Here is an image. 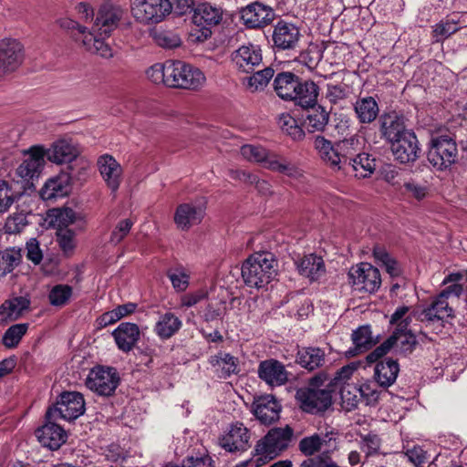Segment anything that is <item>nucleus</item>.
<instances>
[{"label":"nucleus","mask_w":467,"mask_h":467,"mask_svg":"<svg viewBox=\"0 0 467 467\" xmlns=\"http://www.w3.org/2000/svg\"><path fill=\"white\" fill-rule=\"evenodd\" d=\"M121 17L122 10L119 7L104 4L99 8L90 29L78 25L77 39L87 51L103 58H110L113 57V50L106 42V37L118 27Z\"/></svg>","instance_id":"nucleus-1"},{"label":"nucleus","mask_w":467,"mask_h":467,"mask_svg":"<svg viewBox=\"0 0 467 467\" xmlns=\"http://www.w3.org/2000/svg\"><path fill=\"white\" fill-rule=\"evenodd\" d=\"M462 290V285L460 284L450 285L434 296L429 305L422 309L415 310L413 313L415 319L423 323L426 327H431L437 334L447 326L452 327L451 320L455 315L449 299L459 297Z\"/></svg>","instance_id":"nucleus-2"},{"label":"nucleus","mask_w":467,"mask_h":467,"mask_svg":"<svg viewBox=\"0 0 467 467\" xmlns=\"http://www.w3.org/2000/svg\"><path fill=\"white\" fill-rule=\"evenodd\" d=\"M327 380V375L319 373L312 377L306 386L296 390V400L302 410L316 414L327 410L331 406L332 395L325 385Z\"/></svg>","instance_id":"nucleus-3"},{"label":"nucleus","mask_w":467,"mask_h":467,"mask_svg":"<svg viewBox=\"0 0 467 467\" xmlns=\"http://www.w3.org/2000/svg\"><path fill=\"white\" fill-rule=\"evenodd\" d=\"M275 266L276 263L272 254H254L243 264V279L245 285L250 287L262 288L275 276Z\"/></svg>","instance_id":"nucleus-4"},{"label":"nucleus","mask_w":467,"mask_h":467,"mask_svg":"<svg viewBox=\"0 0 467 467\" xmlns=\"http://www.w3.org/2000/svg\"><path fill=\"white\" fill-rule=\"evenodd\" d=\"M293 430L289 426L275 428L268 431L255 447V454L250 463L261 467L285 450L292 439Z\"/></svg>","instance_id":"nucleus-5"},{"label":"nucleus","mask_w":467,"mask_h":467,"mask_svg":"<svg viewBox=\"0 0 467 467\" xmlns=\"http://www.w3.org/2000/svg\"><path fill=\"white\" fill-rule=\"evenodd\" d=\"M223 18L220 7L209 3L199 4L193 10L192 26L188 39L191 43H202L212 35V27L217 26Z\"/></svg>","instance_id":"nucleus-6"},{"label":"nucleus","mask_w":467,"mask_h":467,"mask_svg":"<svg viewBox=\"0 0 467 467\" xmlns=\"http://www.w3.org/2000/svg\"><path fill=\"white\" fill-rule=\"evenodd\" d=\"M167 74V87L171 88L196 89L206 80L199 68L182 61H171Z\"/></svg>","instance_id":"nucleus-7"},{"label":"nucleus","mask_w":467,"mask_h":467,"mask_svg":"<svg viewBox=\"0 0 467 467\" xmlns=\"http://www.w3.org/2000/svg\"><path fill=\"white\" fill-rule=\"evenodd\" d=\"M85 410V400L81 393L63 392L57 403L47 410L46 418L48 420L62 419L71 421L81 416Z\"/></svg>","instance_id":"nucleus-8"},{"label":"nucleus","mask_w":467,"mask_h":467,"mask_svg":"<svg viewBox=\"0 0 467 467\" xmlns=\"http://www.w3.org/2000/svg\"><path fill=\"white\" fill-rule=\"evenodd\" d=\"M416 345L417 340L412 332H393L388 339L366 357V360L368 364L378 362L391 349L395 353L407 355L413 351Z\"/></svg>","instance_id":"nucleus-9"},{"label":"nucleus","mask_w":467,"mask_h":467,"mask_svg":"<svg viewBox=\"0 0 467 467\" xmlns=\"http://www.w3.org/2000/svg\"><path fill=\"white\" fill-rule=\"evenodd\" d=\"M457 156L458 149L453 140L446 136L431 139L427 158L435 169L447 170L456 161Z\"/></svg>","instance_id":"nucleus-10"},{"label":"nucleus","mask_w":467,"mask_h":467,"mask_svg":"<svg viewBox=\"0 0 467 467\" xmlns=\"http://www.w3.org/2000/svg\"><path fill=\"white\" fill-rule=\"evenodd\" d=\"M171 9L170 0H135L131 7L135 19L145 24L162 21Z\"/></svg>","instance_id":"nucleus-11"},{"label":"nucleus","mask_w":467,"mask_h":467,"mask_svg":"<svg viewBox=\"0 0 467 467\" xmlns=\"http://www.w3.org/2000/svg\"><path fill=\"white\" fill-rule=\"evenodd\" d=\"M119 383V374L114 368L98 366L93 368L86 379V386L100 396H110Z\"/></svg>","instance_id":"nucleus-12"},{"label":"nucleus","mask_w":467,"mask_h":467,"mask_svg":"<svg viewBox=\"0 0 467 467\" xmlns=\"http://www.w3.org/2000/svg\"><path fill=\"white\" fill-rule=\"evenodd\" d=\"M348 276L354 289L360 292L373 293L381 285V276L379 269L369 263H361L352 267Z\"/></svg>","instance_id":"nucleus-13"},{"label":"nucleus","mask_w":467,"mask_h":467,"mask_svg":"<svg viewBox=\"0 0 467 467\" xmlns=\"http://www.w3.org/2000/svg\"><path fill=\"white\" fill-rule=\"evenodd\" d=\"M24 58L23 47L15 39L0 41V78L16 70Z\"/></svg>","instance_id":"nucleus-14"},{"label":"nucleus","mask_w":467,"mask_h":467,"mask_svg":"<svg viewBox=\"0 0 467 467\" xmlns=\"http://www.w3.org/2000/svg\"><path fill=\"white\" fill-rule=\"evenodd\" d=\"M231 60L238 71L251 73L262 64V50L256 45H244L232 53Z\"/></svg>","instance_id":"nucleus-15"},{"label":"nucleus","mask_w":467,"mask_h":467,"mask_svg":"<svg viewBox=\"0 0 467 467\" xmlns=\"http://www.w3.org/2000/svg\"><path fill=\"white\" fill-rule=\"evenodd\" d=\"M46 150L41 146H34L25 153L22 163L16 169V174L25 182L37 178L45 165Z\"/></svg>","instance_id":"nucleus-16"},{"label":"nucleus","mask_w":467,"mask_h":467,"mask_svg":"<svg viewBox=\"0 0 467 467\" xmlns=\"http://www.w3.org/2000/svg\"><path fill=\"white\" fill-rule=\"evenodd\" d=\"M391 151L400 163L414 162L420 156V147L416 135L411 130L390 143Z\"/></svg>","instance_id":"nucleus-17"},{"label":"nucleus","mask_w":467,"mask_h":467,"mask_svg":"<svg viewBox=\"0 0 467 467\" xmlns=\"http://www.w3.org/2000/svg\"><path fill=\"white\" fill-rule=\"evenodd\" d=\"M97 166L107 187L112 192H116L122 182L123 169L121 165L113 156L103 154L99 157Z\"/></svg>","instance_id":"nucleus-18"},{"label":"nucleus","mask_w":467,"mask_h":467,"mask_svg":"<svg viewBox=\"0 0 467 467\" xmlns=\"http://www.w3.org/2000/svg\"><path fill=\"white\" fill-rule=\"evenodd\" d=\"M249 441V430L239 421L233 423L228 431L220 438L221 447L230 452L247 450Z\"/></svg>","instance_id":"nucleus-19"},{"label":"nucleus","mask_w":467,"mask_h":467,"mask_svg":"<svg viewBox=\"0 0 467 467\" xmlns=\"http://www.w3.org/2000/svg\"><path fill=\"white\" fill-rule=\"evenodd\" d=\"M274 17L273 9L258 2L248 5L241 12L244 24L251 28L265 26L273 21Z\"/></svg>","instance_id":"nucleus-20"},{"label":"nucleus","mask_w":467,"mask_h":467,"mask_svg":"<svg viewBox=\"0 0 467 467\" xmlns=\"http://www.w3.org/2000/svg\"><path fill=\"white\" fill-rule=\"evenodd\" d=\"M78 145L69 138H62L55 141L46 150L48 161L57 164L69 163L75 161L79 155Z\"/></svg>","instance_id":"nucleus-21"},{"label":"nucleus","mask_w":467,"mask_h":467,"mask_svg":"<svg viewBox=\"0 0 467 467\" xmlns=\"http://www.w3.org/2000/svg\"><path fill=\"white\" fill-rule=\"evenodd\" d=\"M300 36L298 27L294 24L280 21L275 26L272 37L277 49L292 50L297 47Z\"/></svg>","instance_id":"nucleus-22"},{"label":"nucleus","mask_w":467,"mask_h":467,"mask_svg":"<svg viewBox=\"0 0 467 467\" xmlns=\"http://www.w3.org/2000/svg\"><path fill=\"white\" fill-rule=\"evenodd\" d=\"M258 376L272 387L282 386L288 380V372L285 365L276 359H266L260 362Z\"/></svg>","instance_id":"nucleus-23"},{"label":"nucleus","mask_w":467,"mask_h":467,"mask_svg":"<svg viewBox=\"0 0 467 467\" xmlns=\"http://www.w3.org/2000/svg\"><path fill=\"white\" fill-rule=\"evenodd\" d=\"M281 405L272 395L260 396L253 403V412L261 423L268 425L279 419Z\"/></svg>","instance_id":"nucleus-24"},{"label":"nucleus","mask_w":467,"mask_h":467,"mask_svg":"<svg viewBox=\"0 0 467 467\" xmlns=\"http://www.w3.org/2000/svg\"><path fill=\"white\" fill-rule=\"evenodd\" d=\"M56 420L47 419V423L36 431L39 442L50 450H57L67 440L66 431L55 422Z\"/></svg>","instance_id":"nucleus-25"},{"label":"nucleus","mask_w":467,"mask_h":467,"mask_svg":"<svg viewBox=\"0 0 467 467\" xmlns=\"http://www.w3.org/2000/svg\"><path fill=\"white\" fill-rule=\"evenodd\" d=\"M73 176V173L62 172L48 179L40 190L41 198L46 201H52L67 195Z\"/></svg>","instance_id":"nucleus-26"},{"label":"nucleus","mask_w":467,"mask_h":467,"mask_svg":"<svg viewBox=\"0 0 467 467\" xmlns=\"http://www.w3.org/2000/svg\"><path fill=\"white\" fill-rule=\"evenodd\" d=\"M204 216V207L201 204H180L174 214V222L181 230H188L192 225L200 223Z\"/></svg>","instance_id":"nucleus-27"},{"label":"nucleus","mask_w":467,"mask_h":467,"mask_svg":"<svg viewBox=\"0 0 467 467\" xmlns=\"http://www.w3.org/2000/svg\"><path fill=\"white\" fill-rule=\"evenodd\" d=\"M379 131L382 138L389 143L402 137L405 132L410 131L405 125L404 118L395 112L387 113L380 117Z\"/></svg>","instance_id":"nucleus-28"},{"label":"nucleus","mask_w":467,"mask_h":467,"mask_svg":"<svg viewBox=\"0 0 467 467\" xmlns=\"http://www.w3.org/2000/svg\"><path fill=\"white\" fill-rule=\"evenodd\" d=\"M118 348L123 352L130 351L140 337L139 327L134 323H121L112 333Z\"/></svg>","instance_id":"nucleus-29"},{"label":"nucleus","mask_w":467,"mask_h":467,"mask_svg":"<svg viewBox=\"0 0 467 467\" xmlns=\"http://www.w3.org/2000/svg\"><path fill=\"white\" fill-rule=\"evenodd\" d=\"M314 149L317 151L321 160L332 170L339 171L340 158L337 154V143L332 142L323 136L314 138Z\"/></svg>","instance_id":"nucleus-30"},{"label":"nucleus","mask_w":467,"mask_h":467,"mask_svg":"<svg viewBox=\"0 0 467 467\" xmlns=\"http://www.w3.org/2000/svg\"><path fill=\"white\" fill-rule=\"evenodd\" d=\"M304 126L308 132H320L325 130L329 120V113L320 105L306 108Z\"/></svg>","instance_id":"nucleus-31"},{"label":"nucleus","mask_w":467,"mask_h":467,"mask_svg":"<svg viewBox=\"0 0 467 467\" xmlns=\"http://www.w3.org/2000/svg\"><path fill=\"white\" fill-rule=\"evenodd\" d=\"M182 326V320L172 312H165L159 316L154 325V333L162 340L173 337Z\"/></svg>","instance_id":"nucleus-32"},{"label":"nucleus","mask_w":467,"mask_h":467,"mask_svg":"<svg viewBox=\"0 0 467 467\" xmlns=\"http://www.w3.org/2000/svg\"><path fill=\"white\" fill-rule=\"evenodd\" d=\"M375 170L376 160L368 153L359 151L343 171L353 174L357 178H368Z\"/></svg>","instance_id":"nucleus-33"},{"label":"nucleus","mask_w":467,"mask_h":467,"mask_svg":"<svg viewBox=\"0 0 467 467\" xmlns=\"http://www.w3.org/2000/svg\"><path fill=\"white\" fill-rule=\"evenodd\" d=\"M353 107L358 120L362 124H370L379 113L377 100L370 96L358 99Z\"/></svg>","instance_id":"nucleus-34"},{"label":"nucleus","mask_w":467,"mask_h":467,"mask_svg":"<svg viewBox=\"0 0 467 467\" xmlns=\"http://www.w3.org/2000/svg\"><path fill=\"white\" fill-rule=\"evenodd\" d=\"M400 371L399 364L392 358L379 361L374 369V378L381 387L391 386L398 377Z\"/></svg>","instance_id":"nucleus-35"},{"label":"nucleus","mask_w":467,"mask_h":467,"mask_svg":"<svg viewBox=\"0 0 467 467\" xmlns=\"http://www.w3.org/2000/svg\"><path fill=\"white\" fill-rule=\"evenodd\" d=\"M209 363L222 379H227L231 375L238 373V359L229 353L219 352L211 356Z\"/></svg>","instance_id":"nucleus-36"},{"label":"nucleus","mask_w":467,"mask_h":467,"mask_svg":"<svg viewBox=\"0 0 467 467\" xmlns=\"http://www.w3.org/2000/svg\"><path fill=\"white\" fill-rule=\"evenodd\" d=\"M298 82V78L291 72L279 73L274 81L275 90L281 99L293 100L296 98Z\"/></svg>","instance_id":"nucleus-37"},{"label":"nucleus","mask_w":467,"mask_h":467,"mask_svg":"<svg viewBox=\"0 0 467 467\" xmlns=\"http://www.w3.org/2000/svg\"><path fill=\"white\" fill-rule=\"evenodd\" d=\"M354 348L349 349L348 353L350 356H356L370 349L378 342V338L372 336L371 327L368 325L361 326L353 331L351 335Z\"/></svg>","instance_id":"nucleus-38"},{"label":"nucleus","mask_w":467,"mask_h":467,"mask_svg":"<svg viewBox=\"0 0 467 467\" xmlns=\"http://www.w3.org/2000/svg\"><path fill=\"white\" fill-rule=\"evenodd\" d=\"M296 362L307 370L318 368L326 363V354L320 348H304L296 355Z\"/></svg>","instance_id":"nucleus-39"},{"label":"nucleus","mask_w":467,"mask_h":467,"mask_svg":"<svg viewBox=\"0 0 467 467\" xmlns=\"http://www.w3.org/2000/svg\"><path fill=\"white\" fill-rule=\"evenodd\" d=\"M361 141L358 137L353 136L337 142V154L340 158L339 171L349 166L350 161L361 150Z\"/></svg>","instance_id":"nucleus-40"},{"label":"nucleus","mask_w":467,"mask_h":467,"mask_svg":"<svg viewBox=\"0 0 467 467\" xmlns=\"http://www.w3.org/2000/svg\"><path fill=\"white\" fill-rule=\"evenodd\" d=\"M299 273L311 281L318 279L325 273L324 261L320 256L308 254L297 265Z\"/></svg>","instance_id":"nucleus-41"},{"label":"nucleus","mask_w":467,"mask_h":467,"mask_svg":"<svg viewBox=\"0 0 467 467\" xmlns=\"http://www.w3.org/2000/svg\"><path fill=\"white\" fill-rule=\"evenodd\" d=\"M318 87L314 81L298 82L296 87V98L293 100L302 108L315 106L318 97Z\"/></svg>","instance_id":"nucleus-42"},{"label":"nucleus","mask_w":467,"mask_h":467,"mask_svg":"<svg viewBox=\"0 0 467 467\" xmlns=\"http://www.w3.org/2000/svg\"><path fill=\"white\" fill-rule=\"evenodd\" d=\"M28 306L29 301L22 296L5 301L0 306V323L17 319Z\"/></svg>","instance_id":"nucleus-43"},{"label":"nucleus","mask_w":467,"mask_h":467,"mask_svg":"<svg viewBox=\"0 0 467 467\" xmlns=\"http://www.w3.org/2000/svg\"><path fill=\"white\" fill-rule=\"evenodd\" d=\"M335 441L333 431L327 432L325 435L314 434L302 439L299 442V449L305 455H312L321 450L324 444H328Z\"/></svg>","instance_id":"nucleus-44"},{"label":"nucleus","mask_w":467,"mask_h":467,"mask_svg":"<svg viewBox=\"0 0 467 467\" xmlns=\"http://www.w3.org/2000/svg\"><path fill=\"white\" fill-rule=\"evenodd\" d=\"M266 169L285 174L290 178H298L301 176V171L291 161L284 156L274 153L270 158L269 164H266Z\"/></svg>","instance_id":"nucleus-45"},{"label":"nucleus","mask_w":467,"mask_h":467,"mask_svg":"<svg viewBox=\"0 0 467 467\" xmlns=\"http://www.w3.org/2000/svg\"><path fill=\"white\" fill-rule=\"evenodd\" d=\"M241 155L248 161L261 163L265 168L269 164V160L274 156L273 151L267 150L260 145L245 144L241 147Z\"/></svg>","instance_id":"nucleus-46"},{"label":"nucleus","mask_w":467,"mask_h":467,"mask_svg":"<svg viewBox=\"0 0 467 467\" xmlns=\"http://www.w3.org/2000/svg\"><path fill=\"white\" fill-rule=\"evenodd\" d=\"M410 310V308L407 306H401L396 308L389 319V323L395 326L393 332H411L409 327L412 318H415L413 313L416 309L412 311Z\"/></svg>","instance_id":"nucleus-47"},{"label":"nucleus","mask_w":467,"mask_h":467,"mask_svg":"<svg viewBox=\"0 0 467 467\" xmlns=\"http://www.w3.org/2000/svg\"><path fill=\"white\" fill-rule=\"evenodd\" d=\"M22 260L20 249L6 248L0 251V275L5 276L11 273Z\"/></svg>","instance_id":"nucleus-48"},{"label":"nucleus","mask_w":467,"mask_h":467,"mask_svg":"<svg viewBox=\"0 0 467 467\" xmlns=\"http://www.w3.org/2000/svg\"><path fill=\"white\" fill-rule=\"evenodd\" d=\"M403 194L414 198L417 201H421L429 195L430 184L428 182H420L417 179H410L405 181L402 185Z\"/></svg>","instance_id":"nucleus-49"},{"label":"nucleus","mask_w":467,"mask_h":467,"mask_svg":"<svg viewBox=\"0 0 467 467\" xmlns=\"http://www.w3.org/2000/svg\"><path fill=\"white\" fill-rule=\"evenodd\" d=\"M278 125L294 140H301L305 137V132L297 124L296 119L287 113L279 117Z\"/></svg>","instance_id":"nucleus-50"},{"label":"nucleus","mask_w":467,"mask_h":467,"mask_svg":"<svg viewBox=\"0 0 467 467\" xmlns=\"http://www.w3.org/2000/svg\"><path fill=\"white\" fill-rule=\"evenodd\" d=\"M359 440V447L362 452L365 453L366 457H373L381 453V439L376 434L369 432L368 434H361Z\"/></svg>","instance_id":"nucleus-51"},{"label":"nucleus","mask_w":467,"mask_h":467,"mask_svg":"<svg viewBox=\"0 0 467 467\" xmlns=\"http://www.w3.org/2000/svg\"><path fill=\"white\" fill-rule=\"evenodd\" d=\"M154 42L163 48H174L182 44L180 36L171 30L158 29L152 34Z\"/></svg>","instance_id":"nucleus-52"},{"label":"nucleus","mask_w":467,"mask_h":467,"mask_svg":"<svg viewBox=\"0 0 467 467\" xmlns=\"http://www.w3.org/2000/svg\"><path fill=\"white\" fill-rule=\"evenodd\" d=\"M28 325L26 323L11 326L4 334L3 344L8 348H16L23 336L26 333Z\"/></svg>","instance_id":"nucleus-53"},{"label":"nucleus","mask_w":467,"mask_h":467,"mask_svg":"<svg viewBox=\"0 0 467 467\" xmlns=\"http://www.w3.org/2000/svg\"><path fill=\"white\" fill-rule=\"evenodd\" d=\"M273 76L274 69L271 67L257 70L248 78L247 86L252 91L261 90L268 84Z\"/></svg>","instance_id":"nucleus-54"},{"label":"nucleus","mask_w":467,"mask_h":467,"mask_svg":"<svg viewBox=\"0 0 467 467\" xmlns=\"http://www.w3.org/2000/svg\"><path fill=\"white\" fill-rule=\"evenodd\" d=\"M72 296V287L67 285H57L49 292L48 298L52 306H65Z\"/></svg>","instance_id":"nucleus-55"},{"label":"nucleus","mask_w":467,"mask_h":467,"mask_svg":"<svg viewBox=\"0 0 467 467\" xmlns=\"http://www.w3.org/2000/svg\"><path fill=\"white\" fill-rule=\"evenodd\" d=\"M171 66V61H167L164 64L157 63L151 66L146 72L147 77L155 84H164L167 86L168 67Z\"/></svg>","instance_id":"nucleus-56"},{"label":"nucleus","mask_w":467,"mask_h":467,"mask_svg":"<svg viewBox=\"0 0 467 467\" xmlns=\"http://www.w3.org/2000/svg\"><path fill=\"white\" fill-rule=\"evenodd\" d=\"M340 397L348 410L357 407L360 398L358 387L353 384H344L340 388Z\"/></svg>","instance_id":"nucleus-57"},{"label":"nucleus","mask_w":467,"mask_h":467,"mask_svg":"<svg viewBox=\"0 0 467 467\" xmlns=\"http://www.w3.org/2000/svg\"><path fill=\"white\" fill-rule=\"evenodd\" d=\"M15 192L9 183L0 180V213H4L9 210L15 202Z\"/></svg>","instance_id":"nucleus-58"},{"label":"nucleus","mask_w":467,"mask_h":467,"mask_svg":"<svg viewBox=\"0 0 467 467\" xmlns=\"http://www.w3.org/2000/svg\"><path fill=\"white\" fill-rule=\"evenodd\" d=\"M458 29L457 23L453 20L442 21L434 26L433 37L438 42L449 37L451 35L457 32Z\"/></svg>","instance_id":"nucleus-59"},{"label":"nucleus","mask_w":467,"mask_h":467,"mask_svg":"<svg viewBox=\"0 0 467 467\" xmlns=\"http://www.w3.org/2000/svg\"><path fill=\"white\" fill-rule=\"evenodd\" d=\"M27 224L26 214L15 213L7 219L5 223L6 232L8 234H19Z\"/></svg>","instance_id":"nucleus-60"},{"label":"nucleus","mask_w":467,"mask_h":467,"mask_svg":"<svg viewBox=\"0 0 467 467\" xmlns=\"http://www.w3.org/2000/svg\"><path fill=\"white\" fill-rule=\"evenodd\" d=\"M55 223L62 229L73 223L76 220V213L71 208H64L53 211Z\"/></svg>","instance_id":"nucleus-61"},{"label":"nucleus","mask_w":467,"mask_h":467,"mask_svg":"<svg viewBox=\"0 0 467 467\" xmlns=\"http://www.w3.org/2000/svg\"><path fill=\"white\" fill-rule=\"evenodd\" d=\"M133 225V222L130 219H125L120 221L116 227L113 229L110 235V242L114 244L120 243L124 237L130 233Z\"/></svg>","instance_id":"nucleus-62"},{"label":"nucleus","mask_w":467,"mask_h":467,"mask_svg":"<svg viewBox=\"0 0 467 467\" xmlns=\"http://www.w3.org/2000/svg\"><path fill=\"white\" fill-rule=\"evenodd\" d=\"M57 242L65 253L72 252L75 248V234L69 229H60L57 233Z\"/></svg>","instance_id":"nucleus-63"},{"label":"nucleus","mask_w":467,"mask_h":467,"mask_svg":"<svg viewBox=\"0 0 467 467\" xmlns=\"http://www.w3.org/2000/svg\"><path fill=\"white\" fill-rule=\"evenodd\" d=\"M26 258L35 265L40 264L43 259V253L39 242L36 238H30L26 244Z\"/></svg>","instance_id":"nucleus-64"}]
</instances>
